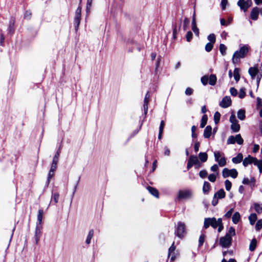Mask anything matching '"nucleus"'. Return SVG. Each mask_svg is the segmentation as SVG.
I'll use <instances>...</instances> for the list:
<instances>
[{
    "label": "nucleus",
    "instance_id": "obj_39",
    "mask_svg": "<svg viewBox=\"0 0 262 262\" xmlns=\"http://www.w3.org/2000/svg\"><path fill=\"white\" fill-rule=\"evenodd\" d=\"M219 49L222 55L224 56L226 54V47L224 44H220Z\"/></svg>",
    "mask_w": 262,
    "mask_h": 262
},
{
    "label": "nucleus",
    "instance_id": "obj_41",
    "mask_svg": "<svg viewBox=\"0 0 262 262\" xmlns=\"http://www.w3.org/2000/svg\"><path fill=\"white\" fill-rule=\"evenodd\" d=\"M221 114L219 112H216L214 115V120L215 124H217L220 121Z\"/></svg>",
    "mask_w": 262,
    "mask_h": 262
},
{
    "label": "nucleus",
    "instance_id": "obj_8",
    "mask_svg": "<svg viewBox=\"0 0 262 262\" xmlns=\"http://www.w3.org/2000/svg\"><path fill=\"white\" fill-rule=\"evenodd\" d=\"M252 5L251 0H238L237 2V5L243 10L244 12H246L248 9L251 7Z\"/></svg>",
    "mask_w": 262,
    "mask_h": 262
},
{
    "label": "nucleus",
    "instance_id": "obj_51",
    "mask_svg": "<svg viewBox=\"0 0 262 262\" xmlns=\"http://www.w3.org/2000/svg\"><path fill=\"white\" fill-rule=\"evenodd\" d=\"M205 241V235L202 234L200 235L199 239V247H201L203 245Z\"/></svg>",
    "mask_w": 262,
    "mask_h": 262
},
{
    "label": "nucleus",
    "instance_id": "obj_5",
    "mask_svg": "<svg viewBox=\"0 0 262 262\" xmlns=\"http://www.w3.org/2000/svg\"><path fill=\"white\" fill-rule=\"evenodd\" d=\"M192 196V191L191 190L187 189L184 190H180L178 193L177 199H189Z\"/></svg>",
    "mask_w": 262,
    "mask_h": 262
},
{
    "label": "nucleus",
    "instance_id": "obj_58",
    "mask_svg": "<svg viewBox=\"0 0 262 262\" xmlns=\"http://www.w3.org/2000/svg\"><path fill=\"white\" fill-rule=\"evenodd\" d=\"M193 90L190 88H187L185 92L186 95L190 96L193 93Z\"/></svg>",
    "mask_w": 262,
    "mask_h": 262
},
{
    "label": "nucleus",
    "instance_id": "obj_15",
    "mask_svg": "<svg viewBox=\"0 0 262 262\" xmlns=\"http://www.w3.org/2000/svg\"><path fill=\"white\" fill-rule=\"evenodd\" d=\"M193 165H195L196 167H198L200 166V163L199 162V160L198 158L194 155H191L190 156L189 159L188 160Z\"/></svg>",
    "mask_w": 262,
    "mask_h": 262
},
{
    "label": "nucleus",
    "instance_id": "obj_54",
    "mask_svg": "<svg viewBox=\"0 0 262 262\" xmlns=\"http://www.w3.org/2000/svg\"><path fill=\"white\" fill-rule=\"evenodd\" d=\"M199 176L202 178H205L207 176V172L205 170H203L200 171Z\"/></svg>",
    "mask_w": 262,
    "mask_h": 262
},
{
    "label": "nucleus",
    "instance_id": "obj_23",
    "mask_svg": "<svg viewBox=\"0 0 262 262\" xmlns=\"http://www.w3.org/2000/svg\"><path fill=\"white\" fill-rule=\"evenodd\" d=\"M231 128L234 132H237L239 130L240 125L237 122L231 123Z\"/></svg>",
    "mask_w": 262,
    "mask_h": 262
},
{
    "label": "nucleus",
    "instance_id": "obj_33",
    "mask_svg": "<svg viewBox=\"0 0 262 262\" xmlns=\"http://www.w3.org/2000/svg\"><path fill=\"white\" fill-rule=\"evenodd\" d=\"M93 235H94V230L93 229H91L90 230V231L89 232V234L86 239L85 242L87 244H90L91 239L93 237Z\"/></svg>",
    "mask_w": 262,
    "mask_h": 262
},
{
    "label": "nucleus",
    "instance_id": "obj_49",
    "mask_svg": "<svg viewBox=\"0 0 262 262\" xmlns=\"http://www.w3.org/2000/svg\"><path fill=\"white\" fill-rule=\"evenodd\" d=\"M207 38L212 43H214L215 41V36L214 34L209 35Z\"/></svg>",
    "mask_w": 262,
    "mask_h": 262
},
{
    "label": "nucleus",
    "instance_id": "obj_27",
    "mask_svg": "<svg viewBox=\"0 0 262 262\" xmlns=\"http://www.w3.org/2000/svg\"><path fill=\"white\" fill-rule=\"evenodd\" d=\"M237 117L241 120H243L245 118V111L244 110H239L237 112Z\"/></svg>",
    "mask_w": 262,
    "mask_h": 262
},
{
    "label": "nucleus",
    "instance_id": "obj_56",
    "mask_svg": "<svg viewBox=\"0 0 262 262\" xmlns=\"http://www.w3.org/2000/svg\"><path fill=\"white\" fill-rule=\"evenodd\" d=\"M60 153V149L59 148L57 151H56L53 160H55L56 162H58V158L59 157V155Z\"/></svg>",
    "mask_w": 262,
    "mask_h": 262
},
{
    "label": "nucleus",
    "instance_id": "obj_6",
    "mask_svg": "<svg viewBox=\"0 0 262 262\" xmlns=\"http://www.w3.org/2000/svg\"><path fill=\"white\" fill-rule=\"evenodd\" d=\"M81 8L79 6L75 11V15L74 17V26L75 30L77 31L78 29L81 20Z\"/></svg>",
    "mask_w": 262,
    "mask_h": 262
},
{
    "label": "nucleus",
    "instance_id": "obj_12",
    "mask_svg": "<svg viewBox=\"0 0 262 262\" xmlns=\"http://www.w3.org/2000/svg\"><path fill=\"white\" fill-rule=\"evenodd\" d=\"M259 13V8L258 7H255L253 8L250 14L251 18L254 20H257Z\"/></svg>",
    "mask_w": 262,
    "mask_h": 262
},
{
    "label": "nucleus",
    "instance_id": "obj_26",
    "mask_svg": "<svg viewBox=\"0 0 262 262\" xmlns=\"http://www.w3.org/2000/svg\"><path fill=\"white\" fill-rule=\"evenodd\" d=\"M199 158L202 162H205L207 160L208 155L206 152H200Z\"/></svg>",
    "mask_w": 262,
    "mask_h": 262
},
{
    "label": "nucleus",
    "instance_id": "obj_9",
    "mask_svg": "<svg viewBox=\"0 0 262 262\" xmlns=\"http://www.w3.org/2000/svg\"><path fill=\"white\" fill-rule=\"evenodd\" d=\"M248 73L252 80L255 79L259 74H262L259 73L258 68L256 67H250L248 70Z\"/></svg>",
    "mask_w": 262,
    "mask_h": 262
},
{
    "label": "nucleus",
    "instance_id": "obj_34",
    "mask_svg": "<svg viewBox=\"0 0 262 262\" xmlns=\"http://www.w3.org/2000/svg\"><path fill=\"white\" fill-rule=\"evenodd\" d=\"M207 116L206 115H204L203 116L202 119H201V122L200 124V127L201 128H203L205 127V125L207 123Z\"/></svg>",
    "mask_w": 262,
    "mask_h": 262
},
{
    "label": "nucleus",
    "instance_id": "obj_4",
    "mask_svg": "<svg viewBox=\"0 0 262 262\" xmlns=\"http://www.w3.org/2000/svg\"><path fill=\"white\" fill-rule=\"evenodd\" d=\"M186 233L185 225L184 223L179 222L175 231L176 235L180 238L183 237Z\"/></svg>",
    "mask_w": 262,
    "mask_h": 262
},
{
    "label": "nucleus",
    "instance_id": "obj_48",
    "mask_svg": "<svg viewBox=\"0 0 262 262\" xmlns=\"http://www.w3.org/2000/svg\"><path fill=\"white\" fill-rule=\"evenodd\" d=\"M189 20L187 18H185L183 21V27L184 30H186L189 24Z\"/></svg>",
    "mask_w": 262,
    "mask_h": 262
},
{
    "label": "nucleus",
    "instance_id": "obj_53",
    "mask_svg": "<svg viewBox=\"0 0 262 262\" xmlns=\"http://www.w3.org/2000/svg\"><path fill=\"white\" fill-rule=\"evenodd\" d=\"M208 178L210 182H214L216 180V177L215 174H210L208 176Z\"/></svg>",
    "mask_w": 262,
    "mask_h": 262
},
{
    "label": "nucleus",
    "instance_id": "obj_14",
    "mask_svg": "<svg viewBox=\"0 0 262 262\" xmlns=\"http://www.w3.org/2000/svg\"><path fill=\"white\" fill-rule=\"evenodd\" d=\"M255 158L252 157L249 155L247 157L245 158L243 160V164L244 166L246 167L251 163H253Z\"/></svg>",
    "mask_w": 262,
    "mask_h": 262
},
{
    "label": "nucleus",
    "instance_id": "obj_38",
    "mask_svg": "<svg viewBox=\"0 0 262 262\" xmlns=\"http://www.w3.org/2000/svg\"><path fill=\"white\" fill-rule=\"evenodd\" d=\"M226 235H228L231 237H232V236H234L235 235L234 228L232 227H230L228 232L226 234Z\"/></svg>",
    "mask_w": 262,
    "mask_h": 262
},
{
    "label": "nucleus",
    "instance_id": "obj_57",
    "mask_svg": "<svg viewBox=\"0 0 262 262\" xmlns=\"http://www.w3.org/2000/svg\"><path fill=\"white\" fill-rule=\"evenodd\" d=\"M175 249H176V246L174 245V242H173L172 243V245L169 248V250H168V257L170 256V255L171 254V253L172 252H174Z\"/></svg>",
    "mask_w": 262,
    "mask_h": 262
},
{
    "label": "nucleus",
    "instance_id": "obj_16",
    "mask_svg": "<svg viewBox=\"0 0 262 262\" xmlns=\"http://www.w3.org/2000/svg\"><path fill=\"white\" fill-rule=\"evenodd\" d=\"M212 127L210 125L206 127L204 131V137L205 138H209L211 135Z\"/></svg>",
    "mask_w": 262,
    "mask_h": 262
},
{
    "label": "nucleus",
    "instance_id": "obj_64",
    "mask_svg": "<svg viewBox=\"0 0 262 262\" xmlns=\"http://www.w3.org/2000/svg\"><path fill=\"white\" fill-rule=\"evenodd\" d=\"M233 212V209L231 208L225 214V216L227 218H229L232 215V214Z\"/></svg>",
    "mask_w": 262,
    "mask_h": 262
},
{
    "label": "nucleus",
    "instance_id": "obj_37",
    "mask_svg": "<svg viewBox=\"0 0 262 262\" xmlns=\"http://www.w3.org/2000/svg\"><path fill=\"white\" fill-rule=\"evenodd\" d=\"M230 169H228L227 168H224L223 170V171H222L223 177L224 178H227V177H229L230 176Z\"/></svg>",
    "mask_w": 262,
    "mask_h": 262
},
{
    "label": "nucleus",
    "instance_id": "obj_46",
    "mask_svg": "<svg viewBox=\"0 0 262 262\" xmlns=\"http://www.w3.org/2000/svg\"><path fill=\"white\" fill-rule=\"evenodd\" d=\"M262 228V219L259 220L255 225V229L257 231H259Z\"/></svg>",
    "mask_w": 262,
    "mask_h": 262
},
{
    "label": "nucleus",
    "instance_id": "obj_11",
    "mask_svg": "<svg viewBox=\"0 0 262 262\" xmlns=\"http://www.w3.org/2000/svg\"><path fill=\"white\" fill-rule=\"evenodd\" d=\"M150 95L149 92H147L145 95V97L144 100L143 108L144 114L146 115L148 111V104L149 100Z\"/></svg>",
    "mask_w": 262,
    "mask_h": 262
},
{
    "label": "nucleus",
    "instance_id": "obj_43",
    "mask_svg": "<svg viewBox=\"0 0 262 262\" xmlns=\"http://www.w3.org/2000/svg\"><path fill=\"white\" fill-rule=\"evenodd\" d=\"M238 172L235 169H230V176L233 178H236L237 177Z\"/></svg>",
    "mask_w": 262,
    "mask_h": 262
},
{
    "label": "nucleus",
    "instance_id": "obj_13",
    "mask_svg": "<svg viewBox=\"0 0 262 262\" xmlns=\"http://www.w3.org/2000/svg\"><path fill=\"white\" fill-rule=\"evenodd\" d=\"M41 234V227L37 226L35 232V243L38 244Z\"/></svg>",
    "mask_w": 262,
    "mask_h": 262
},
{
    "label": "nucleus",
    "instance_id": "obj_20",
    "mask_svg": "<svg viewBox=\"0 0 262 262\" xmlns=\"http://www.w3.org/2000/svg\"><path fill=\"white\" fill-rule=\"evenodd\" d=\"M217 80L216 76L215 74H211L209 77V84L211 85H214Z\"/></svg>",
    "mask_w": 262,
    "mask_h": 262
},
{
    "label": "nucleus",
    "instance_id": "obj_21",
    "mask_svg": "<svg viewBox=\"0 0 262 262\" xmlns=\"http://www.w3.org/2000/svg\"><path fill=\"white\" fill-rule=\"evenodd\" d=\"M14 20H11L10 21L9 27L8 29V33L12 35L14 33Z\"/></svg>",
    "mask_w": 262,
    "mask_h": 262
},
{
    "label": "nucleus",
    "instance_id": "obj_61",
    "mask_svg": "<svg viewBox=\"0 0 262 262\" xmlns=\"http://www.w3.org/2000/svg\"><path fill=\"white\" fill-rule=\"evenodd\" d=\"M230 92L233 96H236L237 94V90L234 88H231L230 89Z\"/></svg>",
    "mask_w": 262,
    "mask_h": 262
},
{
    "label": "nucleus",
    "instance_id": "obj_40",
    "mask_svg": "<svg viewBox=\"0 0 262 262\" xmlns=\"http://www.w3.org/2000/svg\"><path fill=\"white\" fill-rule=\"evenodd\" d=\"M201 82L204 85H206L209 82V77L207 75H205L201 78Z\"/></svg>",
    "mask_w": 262,
    "mask_h": 262
},
{
    "label": "nucleus",
    "instance_id": "obj_36",
    "mask_svg": "<svg viewBox=\"0 0 262 262\" xmlns=\"http://www.w3.org/2000/svg\"><path fill=\"white\" fill-rule=\"evenodd\" d=\"M235 142H237V143L239 145H242L243 144L244 140L240 134H238L235 136Z\"/></svg>",
    "mask_w": 262,
    "mask_h": 262
},
{
    "label": "nucleus",
    "instance_id": "obj_31",
    "mask_svg": "<svg viewBox=\"0 0 262 262\" xmlns=\"http://www.w3.org/2000/svg\"><path fill=\"white\" fill-rule=\"evenodd\" d=\"M249 220L251 225H254L257 220V215L255 213H252L249 216Z\"/></svg>",
    "mask_w": 262,
    "mask_h": 262
},
{
    "label": "nucleus",
    "instance_id": "obj_18",
    "mask_svg": "<svg viewBox=\"0 0 262 262\" xmlns=\"http://www.w3.org/2000/svg\"><path fill=\"white\" fill-rule=\"evenodd\" d=\"M225 194L226 193L224 189H221L219 190V191H217L214 194V196L217 198L218 199H223L225 198Z\"/></svg>",
    "mask_w": 262,
    "mask_h": 262
},
{
    "label": "nucleus",
    "instance_id": "obj_47",
    "mask_svg": "<svg viewBox=\"0 0 262 262\" xmlns=\"http://www.w3.org/2000/svg\"><path fill=\"white\" fill-rule=\"evenodd\" d=\"M57 164V162H56L55 160H53L50 170H51V171L54 172L56 169Z\"/></svg>",
    "mask_w": 262,
    "mask_h": 262
},
{
    "label": "nucleus",
    "instance_id": "obj_30",
    "mask_svg": "<svg viewBox=\"0 0 262 262\" xmlns=\"http://www.w3.org/2000/svg\"><path fill=\"white\" fill-rule=\"evenodd\" d=\"M257 241L255 238H253L252 239L250 246H249V250L251 251H253L256 246Z\"/></svg>",
    "mask_w": 262,
    "mask_h": 262
},
{
    "label": "nucleus",
    "instance_id": "obj_52",
    "mask_svg": "<svg viewBox=\"0 0 262 262\" xmlns=\"http://www.w3.org/2000/svg\"><path fill=\"white\" fill-rule=\"evenodd\" d=\"M93 0H88L87 1V4H86V12L89 13L90 12L91 7L92 6Z\"/></svg>",
    "mask_w": 262,
    "mask_h": 262
},
{
    "label": "nucleus",
    "instance_id": "obj_32",
    "mask_svg": "<svg viewBox=\"0 0 262 262\" xmlns=\"http://www.w3.org/2000/svg\"><path fill=\"white\" fill-rule=\"evenodd\" d=\"M43 211L42 209H39L37 215V221L39 225H41L43 218Z\"/></svg>",
    "mask_w": 262,
    "mask_h": 262
},
{
    "label": "nucleus",
    "instance_id": "obj_35",
    "mask_svg": "<svg viewBox=\"0 0 262 262\" xmlns=\"http://www.w3.org/2000/svg\"><path fill=\"white\" fill-rule=\"evenodd\" d=\"M59 198V194L58 192L52 193L51 200H53L55 203L58 202Z\"/></svg>",
    "mask_w": 262,
    "mask_h": 262
},
{
    "label": "nucleus",
    "instance_id": "obj_55",
    "mask_svg": "<svg viewBox=\"0 0 262 262\" xmlns=\"http://www.w3.org/2000/svg\"><path fill=\"white\" fill-rule=\"evenodd\" d=\"M5 40V36L3 33H2V31L0 30V45L3 46V43Z\"/></svg>",
    "mask_w": 262,
    "mask_h": 262
},
{
    "label": "nucleus",
    "instance_id": "obj_1",
    "mask_svg": "<svg viewBox=\"0 0 262 262\" xmlns=\"http://www.w3.org/2000/svg\"><path fill=\"white\" fill-rule=\"evenodd\" d=\"M248 51L249 47L246 45L241 47L239 51H235L232 57L233 63L234 64L238 63L239 61V59L244 58Z\"/></svg>",
    "mask_w": 262,
    "mask_h": 262
},
{
    "label": "nucleus",
    "instance_id": "obj_25",
    "mask_svg": "<svg viewBox=\"0 0 262 262\" xmlns=\"http://www.w3.org/2000/svg\"><path fill=\"white\" fill-rule=\"evenodd\" d=\"M239 69L238 68H235L233 71V76L234 79L236 82H238L240 79Z\"/></svg>",
    "mask_w": 262,
    "mask_h": 262
},
{
    "label": "nucleus",
    "instance_id": "obj_29",
    "mask_svg": "<svg viewBox=\"0 0 262 262\" xmlns=\"http://www.w3.org/2000/svg\"><path fill=\"white\" fill-rule=\"evenodd\" d=\"M210 184L207 181L204 182V185L203 187V191L204 193H208L210 190Z\"/></svg>",
    "mask_w": 262,
    "mask_h": 262
},
{
    "label": "nucleus",
    "instance_id": "obj_10",
    "mask_svg": "<svg viewBox=\"0 0 262 262\" xmlns=\"http://www.w3.org/2000/svg\"><path fill=\"white\" fill-rule=\"evenodd\" d=\"M231 104V99L229 96L224 97L220 103V106L223 108H227Z\"/></svg>",
    "mask_w": 262,
    "mask_h": 262
},
{
    "label": "nucleus",
    "instance_id": "obj_3",
    "mask_svg": "<svg viewBox=\"0 0 262 262\" xmlns=\"http://www.w3.org/2000/svg\"><path fill=\"white\" fill-rule=\"evenodd\" d=\"M214 156L215 160L219 163L220 166L223 167L226 165V160L223 154L219 151H215L214 152Z\"/></svg>",
    "mask_w": 262,
    "mask_h": 262
},
{
    "label": "nucleus",
    "instance_id": "obj_17",
    "mask_svg": "<svg viewBox=\"0 0 262 262\" xmlns=\"http://www.w3.org/2000/svg\"><path fill=\"white\" fill-rule=\"evenodd\" d=\"M243 154L241 153H239L236 157L232 158V161L234 163L237 164L241 163L243 161Z\"/></svg>",
    "mask_w": 262,
    "mask_h": 262
},
{
    "label": "nucleus",
    "instance_id": "obj_59",
    "mask_svg": "<svg viewBox=\"0 0 262 262\" xmlns=\"http://www.w3.org/2000/svg\"><path fill=\"white\" fill-rule=\"evenodd\" d=\"M229 120H230V122L232 123H235L236 122H237L238 121L237 120V119H236V117H235V115L234 114H232L230 117V119H229Z\"/></svg>",
    "mask_w": 262,
    "mask_h": 262
},
{
    "label": "nucleus",
    "instance_id": "obj_60",
    "mask_svg": "<svg viewBox=\"0 0 262 262\" xmlns=\"http://www.w3.org/2000/svg\"><path fill=\"white\" fill-rule=\"evenodd\" d=\"M54 171H51V170L49 171L47 179V184L48 185L50 183V180L52 178V177L54 176Z\"/></svg>",
    "mask_w": 262,
    "mask_h": 262
},
{
    "label": "nucleus",
    "instance_id": "obj_45",
    "mask_svg": "<svg viewBox=\"0 0 262 262\" xmlns=\"http://www.w3.org/2000/svg\"><path fill=\"white\" fill-rule=\"evenodd\" d=\"M225 185L226 189L227 191H229L230 190L231 188V186H232L231 182L230 181H229L228 180H226L225 181Z\"/></svg>",
    "mask_w": 262,
    "mask_h": 262
},
{
    "label": "nucleus",
    "instance_id": "obj_7",
    "mask_svg": "<svg viewBox=\"0 0 262 262\" xmlns=\"http://www.w3.org/2000/svg\"><path fill=\"white\" fill-rule=\"evenodd\" d=\"M232 237L228 235L221 237L220 244L224 248H229L231 245Z\"/></svg>",
    "mask_w": 262,
    "mask_h": 262
},
{
    "label": "nucleus",
    "instance_id": "obj_28",
    "mask_svg": "<svg viewBox=\"0 0 262 262\" xmlns=\"http://www.w3.org/2000/svg\"><path fill=\"white\" fill-rule=\"evenodd\" d=\"M254 209L258 213L262 212V204L255 203L254 204Z\"/></svg>",
    "mask_w": 262,
    "mask_h": 262
},
{
    "label": "nucleus",
    "instance_id": "obj_63",
    "mask_svg": "<svg viewBox=\"0 0 262 262\" xmlns=\"http://www.w3.org/2000/svg\"><path fill=\"white\" fill-rule=\"evenodd\" d=\"M219 166L217 164H214L211 167V170L213 172H216L218 173Z\"/></svg>",
    "mask_w": 262,
    "mask_h": 262
},
{
    "label": "nucleus",
    "instance_id": "obj_24",
    "mask_svg": "<svg viewBox=\"0 0 262 262\" xmlns=\"http://www.w3.org/2000/svg\"><path fill=\"white\" fill-rule=\"evenodd\" d=\"M253 164L257 166L259 169V172L260 173H262V160H258L255 158Z\"/></svg>",
    "mask_w": 262,
    "mask_h": 262
},
{
    "label": "nucleus",
    "instance_id": "obj_19",
    "mask_svg": "<svg viewBox=\"0 0 262 262\" xmlns=\"http://www.w3.org/2000/svg\"><path fill=\"white\" fill-rule=\"evenodd\" d=\"M147 190L154 196H155L157 198H159V192L157 189H156V188H155L154 187L148 186L147 187Z\"/></svg>",
    "mask_w": 262,
    "mask_h": 262
},
{
    "label": "nucleus",
    "instance_id": "obj_62",
    "mask_svg": "<svg viewBox=\"0 0 262 262\" xmlns=\"http://www.w3.org/2000/svg\"><path fill=\"white\" fill-rule=\"evenodd\" d=\"M186 39L187 41H190L192 37V33L191 31H188L186 34Z\"/></svg>",
    "mask_w": 262,
    "mask_h": 262
},
{
    "label": "nucleus",
    "instance_id": "obj_50",
    "mask_svg": "<svg viewBox=\"0 0 262 262\" xmlns=\"http://www.w3.org/2000/svg\"><path fill=\"white\" fill-rule=\"evenodd\" d=\"M246 96V92H245V88H242L239 90V93L238 95V97L240 98H243Z\"/></svg>",
    "mask_w": 262,
    "mask_h": 262
},
{
    "label": "nucleus",
    "instance_id": "obj_42",
    "mask_svg": "<svg viewBox=\"0 0 262 262\" xmlns=\"http://www.w3.org/2000/svg\"><path fill=\"white\" fill-rule=\"evenodd\" d=\"M213 47V43L211 42H208L205 46V50L207 52H209L212 50Z\"/></svg>",
    "mask_w": 262,
    "mask_h": 262
},
{
    "label": "nucleus",
    "instance_id": "obj_44",
    "mask_svg": "<svg viewBox=\"0 0 262 262\" xmlns=\"http://www.w3.org/2000/svg\"><path fill=\"white\" fill-rule=\"evenodd\" d=\"M227 143L228 144H234L235 143V136H230L229 137Z\"/></svg>",
    "mask_w": 262,
    "mask_h": 262
},
{
    "label": "nucleus",
    "instance_id": "obj_22",
    "mask_svg": "<svg viewBox=\"0 0 262 262\" xmlns=\"http://www.w3.org/2000/svg\"><path fill=\"white\" fill-rule=\"evenodd\" d=\"M241 219V215L239 212H236L234 213L232 216V222L234 224H237Z\"/></svg>",
    "mask_w": 262,
    "mask_h": 262
},
{
    "label": "nucleus",
    "instance_id": "obj_2",
    "mask_svg": "<svg viewBox=\"0 0 262 262\" xmlns=\"http://www.w3.org/2000/svg\"><path fill=\"white\" fill-rule=\"evenodd\" d=\"M221 222V219L216 220L215 217L205 218L204 220V227L205 229L208 228L211 226L213 228H216Z\"/></svg>",
    "mask_w": 262,
    "mask_h": 262
}]
</instances>
